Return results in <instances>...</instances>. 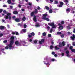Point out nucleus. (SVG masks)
I'll return each mask as SVG.
<instances>
[{
  "instance_id": "obj_59",
  "label": "nucleus",
  "mask_w": 75,
  "mask_h": 75,
  "mask_svg": "<svg viewBox=\"0 0 75 75\" xmlns=\"http://www.w3.org/2000/svg\"><path fill=\"white\" fill-rule=\"evenodd\" d=\"M2 21H3V23H4V22L5 21V20H2Z\"/></svg>"
},
{
  "instance_id": "obj_8",
  "label": "nucleus",
  "mask_w": 75,
  "mask_h": 75,
  "mask_svg": "<svg viewBox=\"0 0 75 75\" xmlns=\"http://www.w3.org/2000/svg\"><path fill=\"white\" fill-rule=\"evenodd\" d=\"M27 31V30L26 29H22L21 31V33L22 34H23V33H25Z\"/></svg>"
},
{
  "instance_id": "obj_51",
  "label": "nucleus",
  "mask_w": 75,
  "mask_h": 75,
  "mask_svg": "<svg viewBox=\"0 0 75 75\" xmlns=\"http://www.w3.org/2000/svg\"><path fill=\"white\" fill-rule=\"evenodd\" d=\"M16 35H18V32H16Z\"/></svg>"
},
{
  "instance_id": "obj_61",
  "label": "nucleus",
  "mask_w": 75,
  "mask_h": 75,
  "mask_svg": "<svg viewBox=\"0 0 75 75\" xmlns=\"http://www.w3.org/2000/svg\"><path fill=\"white\" fill-rule=\"evenodd\" d=\"M21 10L22 11H24V9H22Z\"/></svg>"
},
{
  "instance_id": "obj_12",
  "label": "nucleus",
  "mask_w": 75,
  "mask_h": 75,
  "mask_svg": "<svg viewBox=\"0 0 75 75\" xmlns=\"http://www.w3.org/2000/svg\"><path fill=\"white\" fill-rule=\"evenodd\" d=\"M15 21H16V22H20V19L19 18H16L15 19Z\"/></svg>"
},
{
  "instance_id": "obj_7",
  "label": "nucleus",
  "mask_w": 75,
  "mask_h": 75,
  "mask_svg": "<svg viewBox=\"0 0 75 75\" xmlns=\"http://www.w3.org/2000/svg\"><path fill=\"white\" fill-rule=\"evenodd\" d=\"M35 35V34L33 32H32L31 33V35H28V37H29V38H30V37H31V36H34Z\"/></svg>"
},
{
  "instance_id": "obj_30",
  "label": "nucleus",
  "mask_w": 75,
  "mask_h": 75,
  "mask_svg": "<svg viewBox=\"0 0 75 75\" xmlns=\"http://www.w3.org/2000/svg\"><path fill=\"white\" fill-rule=\"evenodd\" d=\"M34 13H33V12H32L31 13V16H33V15H34Z\"/></svg>"
},
{
  "instance_id": "obj_18",
  "label": "nucleus",
  "mask_w": 75,
  "mask_h": 75,
  "mask_svg": "<svg viewBox=\"0 0 75 75\" xmlns=\"http://www.w3.org/2000/svg\"><path fill=\"white\" fill-rule=\"evenodd\" d=\"M13 13L14 14H18V12L17 11H14L13 12Z\"/></svg>"
},
{
  "instance_id": "obj_34",
  "label": "nucleus",
  "mask_w": 75,
  "mask_h": 75,
  "mask_svg": "<svg viewBox=\"0 0 75 75\" xmlns=\"http://www.w3.org/2000/svg\"><path fill=\"white\" fill-rule=\"evenodd\" d=\"M62 46V44L61 43H59V47H61Z\"/></svg>"
},
{
  "instance_id": "obj_11",
  "label": "nucleus",
  "mask_w": 75,
  "mask_h": 75,
  "mask_svg": "<svg viewBox=\"0 0 75 75\" xmlns=\"http://www.w3.org/2000/svg\"><path fill=\"white\" fill-rule=\"evenodd\" d=\"M60 5L59 6V7H62V6L64 5V3L63 2H61L60 3Z\"/></svg>"
},
{
  "instance_id": "obj_15",
  "label": "nucleus",
  "mask_w": 75,
  "mask_h": 75,
  "mask_svg": "<svg viewBox=\"0 0 75 75\" xmlns=\"http://www.w3.org/2000/svg\"><path fill=\"white\" fill-rule=\"evenodd\" d=\"M33 20L35 22H36V21H37V19L36 18V16H34Z\"/></svg>"
},
{
  "instance_id": "obj_55",
  "label": "nucleus",
  "mask_w": 75,
  "mask_h": 75,
  "mask_svg": "<svg viewBox=\"0 0 75 75\" xmlns=\"http://www.w3.org/2000/svg\"><path fill=\"white\" fill-rule=\"evenodd\" d=\"M10 7L11 8H13V6H10Z\"/></svg>"
},
{
  "instance_id": "obj_58",
  "label": "nucleus",
  "mask_w": 75,
  "mask_h": 75,
  "mask_svg": "<svg viewBox=\"0 0 75 75\" xmlns=\"http://www.w3.org/2000/svg\"><path fill=\"white\" fill-rule=\"evenodd\" d=\"M3 7H7V6L6 5H4L3 6Z\"/></svg>"
},
{
  "instance_id": "obj_44",
  "label": "nucleus",
  "mask_w": 75,
  "mask_h": 75,
  "mask_svg": "<svg viewBox=\"0 0 75 75\" xmlns=\"http://www.w3.org/2000/svg\"><path fill=\"white\" fill-rule=\"evenodd\" d=\"M3 35V34H2V33L0 34V37H2Z\"/></svg>"
},
{
  "instance_id": "obj_46",
  "label": "nucleus",
  "mask_w": 75,
  "mask_h": 75,
  "mask_svg": "<svg viewBox=\"0 0 75 75\" xmlns=\"http://www.w3.org/2000/svg\"><path fill=\"white\" fill-rule=\"evenodd\" d=\"M38 10H40L41 9V8L39 6H38V8H37Z\"/></svg>"
},
{
  "instance_id": "obj_40",
  "label": "nucleus",
  "mask_w": 75,
  "mask_h": 75,
  "mask_svg": "<svg viewBox=\"0 0 75 75\" xmlns=\"http://www.w3.org/2000/svg\"><path fill=\"white\" fill-rule=\"evenodd\" d=\"M48 37H51V35L50 34H49V35H48Z\"/></svg>"
},
{
  "instance_id": "obj_33",
  "label": "nucleus",
  "mask_w": 75,
  "mask_h": 75,
  "mask_svg": "<svg viewBox=\"0 0 75 75\" xmlns=\"http://www.w3.org/2000/svg\"><path fill=\"white\" fill-rule=\"evenodd\" d=\"M57 34L61 35L62 34V33H61V32H58L57 33Z\"/></svg>"
},
{
  "instance_id": "obj_63",
  "label": "nucleus",
  "mask_w": 75,
  "mask_h": 75,
  "mask_svg": "<svg viewBox=\"0 0 75 75\" xmlns=\"http://www.w3.org/2000/svg\"><path fill=\"white\" fill-rule=\"evenodd\" d=\"M54 57H57V54H55L54 55Z\"/></svg>"
},
{
  "instance_id": "obj_13",
  "label": "nucleus",
  "mask_w": 75,
  "mask_h": 75,
  "mask_svg": "<svg viewBox=\"0 0 75 75\" xmlns=\"http://www.w3.org/2000/svg\"><path fill=\"white\" fill-rule=\"evenodd\" d=\"M44 42V39H42L41 41H39V44H41L42 43H43V42Z\"/></svg>"
},
{
  "instance_id": "obj_17",
  "label": "nucleus",
  "mask_w": 75,
  "mask_h": 75,
  "mask_svg": "<svg viewBox=\"0 0 75 75\" xmlns=\"http://www.w3.org/2000/svg\"><path fill=\"white\" fill-rule=\"evenodd\" d=\"M66 12L67 13H69V12H70V9H69V8H68L67 9Z\"/></svg>"
},
{
  "instance_id": "obj_43",
  "label": "nucleus",
  "mask_w": 75,
  "mask_h": 75,
  "mask_svg": "<svg viewBox=\"0 0 75 75\" xmlns=\"http://www.w3.org/2000/svg\"><path fill=\"white\" fill-rule=\"evenodd\" d=\"M3 11V9H0V13H1Z\"/></svg>"
},
{
  "instance_id": "obj_9",
  "label": "nucleus",
  "mask_w": 75,
  "mask_h": 75,
  "mask_svg": "<svg viewBox=\"0 0 75 75\" xmlns=\"http://www.w3.org/2000/svg\"><path fill=\"white\" fill-rule=\"evenodd\" d=\"M66 53L67 54V57H70L71 55H69L68 54H69V51H66Z\"/></svg>"
},
{
  "instance_id": "obj_28",
  "label": "nucleus",
  "mask_w": 75,
  "mask_h": 75,
  "mask_svg": "<svg viewBox=\"0 0 75 75\" xmlns=\"http://www.w3.org/2000/svg\"><path fill=\"white\" fill-rule=\"evenodd\" d=\"M62 44L63 46H64V45H65V42H62Z\"/></svg>"
},
{
  "instance_id": "obj_60",
  "label": "nucleus",
  "mask_w": 75,
  "mask_h": 75,
  "mask_svg": "<svg viewBox=\"0 0 75 75\" xmlns=\"http://www.w3.org/2000/svg\"><path fill=\"white\" fill-rule=\"evenodd\" d=\"M7 27H8V28H10V25H7Z\"/></svg>"
},
{
  "instance_id": "obj_1",
  "label": "nucleus",
  "mask_w": 75,
  "mask_h": 75,
  "mask_svg": "<svg viewBox=\"0 0 75 75\" xmlns=\"http://www.w3.org/2000/svg\"><path fill=\"white\" fill-rule=\"evenodd\" d=\"M14 36L11 37V41L10 44L8 45L10 50L13 49L14 48V47L12 46V45L13 44V43H14Z\"/></svg>"
},
{
  "instance_id": "obj_6",
  "label": "nucleus",
  "mask_w": 75,
  "mask_h": 75,
  "mask_svg": "<svg viewBox=\"0 0 75 75\" xmlns=\"http://www.w3.org/2000/svg\"><path fill=\"white\" fill-rule=\"evenodd\" d=\"M58 25L60 26L59 27V30H62L63 29V26H62V24L60 23H59Z\"/></svg>"
},
{
  "instance_id": "obj_5",
  "label": "nucleus",
  "mask_w": 75,
  "mask_h": 75,
  "mask_svg": "<svg viewBox=\"0 0 75 75\" xmlns=\"http://www.w3.org/2000/svg\"><path fill=\"white\" fill-rule=\"evenodd\" d=\"M15 44H16V45H22V43L20 42L19 43V42H18V41H16L15 42Z\"/></svg>"
},
{
  "instance_id": "obj_32",
  "label": "nucleus",
  "mask_w": 75,
  "mask_h": 75,
  "mask_svg": "<svg viewBox=\"0 0 75 75\" xmlns=\"http://www.w3.org/2000/svg\"><path fill=\"white\" fill-rule=\"evenodd\" d=\"M69 48L70 49V50H71V51L72 50V48H73V47L71 46Z\"/></svg>"
},
{
  "instance_id": "obj_4",
  "label": "nucleus",
  "mask_w": 75,
  "mask_h": 75,
  "mask_svg": "<svg viewBox=\"0 0 75 75\" xmlns=\"http://www.w3.org/2000/svg\"><path fill=\"white\" fill-rule=\"evenodd\" d=\"M48 16V15L47 14H44L43 15V17L42 18V19L44 20H46L47 21H50V20L49 18H45V17H47V16Z\"/></svg>"
},
{
  "instance_id": "obj_29",
  "label": "nucleus",
  "mask_w": 75,
  "mask_h": 75,
  "mask_svg": "<svg viewBox=\"0 0 75 75\" xmlns=\"http://www.w3.org/2000/svg\"><path fill=\"white\" fill-rule=\"evenodd\" d=\"M46 28L47 29V30H49L50 29V27L49 26H47V27H46Z\"/></svg>"
},
{
  "instance_id": "obj_25",
  "label": "nucleus",
  "mask_w": 75,
  "mask_h": 75,
  "mask_svg": "<svg viewBox=\"0 0 75 75\" xmlns=\"http://www.w3.org/2000/svg\"><path fill=\"white\" fill-rule=\"evenodd\" d=\"M25 17H23L22 18V20H23V21H25Z\"/></svg>"
},
{
  "instance_id": "obj_57",
  "label": "nucleus",
  "mask_w": 75,
  "mask_h": 75,
  "mask_svg": "<svg viewBox=\"0 0 75 75\" xmlns=\"http://www.w3.org/2000/svg\"><path fill=\"white\" fill-rule=\"evenodd\" d=\"M52 61H55V59H52Z\"/></svg>"
},
{
  "instance_id": "obj_53",
  "label": "nucleus",
  "mask_w": 75,
  "mask_h": 75,
  "mask_svg": "<svg viewBox=\"0 0 75 75\" xmlns=\"http://www.w3.org/2000/svg\"><path fill=\"white\" fill-rule=\"evenodd\" d=\"M12 34L14 35L15 34V32H12Z\"/></svg>"
},
{
  "instance_id": "obj_47",
  "label": "nucleus",
  "mask_w": 75,
  "mask_h": 75,
  "mask_svg": "<svg viewBox=\"0 0 75 75\" xmlns=\"http://www.w3.org/2000/svg\"><path fill=\"white\" fill-rule=\"evenodd\" d=\"M34 43H35V44H36V43H37V40H35L34 41Z\"/></svg>"
},
{
  "instance_id": "obj_3",
  "label": "nucleus",
  "mask_w": 75,
  "mask_h": 75,
  "mask_svg": "<svg viewBox=\"0 0 75 75\" xmlns=\"http://www.w3.org/2000/svg\"><path fill=\"white\" fill-rule=\"evenodd\" d=\"M49 25H50L52 27V28L50 29V33H52V28H57V25L54 24V23H48Z\"/></svg>"
},
{
  "instance_id": "obj_2",
  "label": "nucleus",
  "mask_w": 75,
  "mask_h": 75,
  "mask_svg": "<svg viewBox=\"0 0 75 75\" xmlns=\"http://www.w3.org/2000/svg\"><path fill=\"white\" fill-rule=\"evenodd\" d=\"M3 12L4 14H6V15L4 16V18H6V19H9V20H11V17L10 16L11 15V13H8L7 12H6V11L4 10L3 11Z\"/></svg>"
},
{
  "instance_id": "obj_27",
  "label": "nucleus",
  "mask_w": 75,
  "mask_h": 75,
  "mask_svg": "<svg viewBox=\"0 0 75 75\" xmlns=\"http://www.w3.org/2000/svg\"><path fill=\"white\" fill-rule=\"evenodd\" d=\"M64 1L65 3H68V0H64Z\"/></svg>"
},
{
  "instance_id": "obj_31",
  "label": "nucleus",
  "mask_w": 75,
  "mask_h": 75,
  "mask_svg": "<svg viewBox=\"0 0 75 75\" xmlns=\"http://www.w3.org/2000/svg\"><path fill=\"white\" fill-rule=\"evenodd\" d=\"M28 5L29 6H31L32 5V3L29 2L28 4Z\"/></svg>"
},
{
  "instance_id": "obj_52",
  "label": "nucleus",
  "mask_w": 75,
  "mask_h": 75,
  "mask_svg": "<svg viewBox=\"0 0 75 75\" xmlns=\"http://www.w3.org/2000/svg\"><path fill=\"white\" fill-rule=\"evenodd\" d=\"M50 1H51V2H52H52H53L54 1V0H50Z\"/></svg>"
},
{
  "instance_id": "obj_56",
  "label": "nucleus",
  "mask_w": 75,
  "mask_h": 75,
  "mask_svg": "<svg viewBox=\"0 0 75 75\" xmlns=\"http://www.w3.org/2000/svg\"><path fill=\"white\" fill-rule=\"evenodd\" d=\"M18 6L20 7V8H21V6L20 5H18Z\"/></svg>"
},
{
  "instance_id": "obj_45",
  "label": "nucleus",
  "mask_w": 75,
  "mask_h": 75,
  "mask_svg": "<svg viewBox=\"0 0 75 75\" xmlns=\"http://www.w3.org/2000/svg\"><path fill=\"white\" fill-rule=\"evenodd\" d=\"M5 49H6V50H8V47L7 46L6 47Z\"/></svg>"
},
{
  "instance_id": "obj_37",
  "label": "nucleus",
  "mask_w": 75,
  "mask_h": 75,
  "mask_svg": "<svg viewBox=\"0 0 75 75\" xmlns=\"http://www.w3.org/2000/svg\"><path fill=\"white\" fill-rule=\"evenodd\" d=\"M58 1H55L54 2V4H58Z\"/></svg>"
},
{
  "instance_id": "obj_42",
  "label": "nucleus",
  "mask_w": 75,
  "mask_h": 75,
  "mask_svg": "<svg viewBox=\"0 0 75 75\" xmlns=\"http://www.w3.org/2000/svg\"><path fill=\"white\" fill-rule=\"evenodd\" d=\"M61 23L62 24H64V21H62Z\"/></svg>"
},
{
  "instance_id": "obj_16",
  "label": "nucleus",
  "mask_w": 75,
  "mask_h": 75,
  "mask_svg": "<svg viewBox=\"0 0 75 75\" xmlns=\"http://www.w3.org/2000/svg\"><path fill=\"white\" fill-rule=\"evenodd\" d=\"M36 27H40V25L39 24V23H37V24L35 25Z\"/></svg>"
},
{
  "instance_id": "obj_35",
  "label": "nucleus",
  "mask_w": 75,
  "mask_h": 75,
  "mask_svg": "<svg viewBox=\"0 0 75 75\" xmlns=\"http://www.w3.org/2000/svg\"><path fill=\"white\" fill-rule=\"evenodd\" d=\"M71 51L73 52H75V49H72L71 50Z\"/></svg>"
},
{
  "instance_id": "obj_64",
  "label": "nucleus",
  "mask_w": 75,
  "mask_h": 75,
  "mask_svg": "<svg viewBox=\"0 0 75 75\" xmlns=\"http://www.w3.org/2000/svg\"><path fill=\"white\" fill-rule=\"evenodd\" d=\"M71 34V33L70 32H68V34Z\"/></svg>"
},
{
  "instance_id": "obj_54",
  "label": "nucleus",
  "mask_w": 75,
  "mask_h": 75,
  "mask_svg": "<svg viewBox=\"0 0 75 75\" xmlns=\"http://www.w3.org/2000/svg\"><path fill=\"white\" fill-rule=\"evenodd\" d=\"M16 18V16H14L12 17V18Z\"/></svg>"
},
{
  "instance_id": "obj_39",
  "label": "nucleus",
  "mask_w": 75,
  "mask_h": 75,
  "mask_svg": "<svg viewBox=\"0 0 75 75\" xmlns=\"http://www.w3.org/2000/svg\"><path fill=\"white\" fill-rule=\"evenodd\" d=\"M7 42V40H5V41H4V43H6Z\"/></svg>"
},
{
  "instance_id": "obj_38",
  "label": "nucleus",
  "mask_w": 75,
  "mask_h": 75,
  "mask_svg": "<svg viewBox=\"0 0 75 75\" xmlns=\"http://www.w3.org/2000/svg\"><path fill=\"white\" fill-rule=\"evenodd\" d=\"M24 27L25 28H26L27 27V25H26L25 24H24Z\"/></svg>"
},
{
  "instance_id": "obj_48",
  "label": "nucleus",
  "mask_w": 75,
  "mask_h": 75,
  "mask_svg": "<svg viewBox=\"0 0 75 75\" xmlns=\"http://www.w3.org/2000/svg\"><path fill=\"white\" fill-rule=\"evenodd\" d=\"M73 45L74 46H75V42H73Z\"/></svg>"
},
{
  "instance_id": "obj_10",
  "label": "nucleus",
  "mask_w": 75,
  "mask_h": 75,
  "mask_svg": "<svg viewBox=\"0 0 75 75\" xmlns=\"http://www.w3.org/2000/svg\"><path fill=\"white\" fill-rule=\"evenodd\" d=\"M71 39L72 40H74V39L75 38V36L74 34L73 35V37H71Z\"/></svg>"
},
{
  "instance_id": "obj_41",
  "label": "nucleus",
  "mask_w": 75,
  "mask_h": 75,
  "mask_svg": "<svg viewBox=\"0 0 75 75\" xmlns=\"http://www.w3.org/2000/svg\"><path fill=\"white\" fill-rule=\"evenodd\" d=\"M61 37L62 38H63V37H64V35H61Z\"/></svg>"
},
{
  "instance_id": "obj_22",
  "label": "nucleus",
  "mask_w": 75,
  "mask_h": 75,
  "mask_svg": "<svg viewBox=\"0 0 75 75\" xmlns=\"http://www.w3.org/2000/svg\"><path fill=\"white\" fill-rule=\"evenodd\" d=\"M67 29H68L69 30L71 28L70 27V26L69 25L67 27Z\"/></svg>"
},
{
  "instance_id": "obj_36",
  "label": "nucleus",
  "mask_w": 75,
  "mask_h": 75,
  "mask_svg": "<svg viewBox=\"0 0 75 75\" xmlns=\"http://www.w3.org/2000/svg\"><path fill=\"white\" fill-rule=\"evenodd\" d=\"M53 48V46H52V45L50 46V50H52V49Z\"/></svg>"
},
{
  "instance_id": "obj_62",
  "label": "nucleus",
  "mask_w": 75,
  "mask_h": 75,
  "mask_svg": "<svg viewBox=\"0 0 75 75\" xmlns=\"http://www.w3.org/2000/svg\"><path fill=\"white\" fill-rule=\"evenodd\" d=\"M73 33H75V29H74V30L73 31Z\"/></svg>"
},
{
  "instance_id": "obj_24",
  "label": "nucleus",
  "mask_w": 75,
  "mask_h": 75,
  "mask_svg": "<svg viewBox=\"0 0 75 75\" xmlns=\"http://www.w3.org/2000/svg\"><path fill=\"white\" fill-rule=\"evenodd\" d=\"M55 49L56 50H59V48L57 47V46H55Z\"/></svg>"
},
{
  "instance_id": "obj_14",
  "label": "nucleus",
  "mask_w": 75,
  "mask_h": 75,
  "mask_svg": "<svg viewBox=\"0 0 75 75\" xmlns=\"http://www.w3.org/2000/svg\"><path fill=\"white\" fill-rule=\"evenodd\" d=\"M33 13H35V14H37V13H38V11H37V9H36L35 10V11H34L33 12Z\"/></svg>"
},
{
  "instance_id": "obj_21",
  "label": "nucleus",
  "mask_w": 75,
  "mask_h": 75,
  "mask_svg": "<svg viewBox=\"0 0 75 75\" xmlns=\"http://www.w3.org/2000/svg\"><path fill=\"white\" fill-rule=\"evenodd\" d=\"M49 13H52V10L51 9L49 10Z\"/></svg>"
},
{
  "instance_id": "obj_26",
  "label": "nucleus",
  "mask_w": 75,
  "mask_h": 75,
  "mask_svg": "<svg viewBox=\"0 0 75 75\" xmlns=\"http://www.w3.org/2000/svg\"><path fill=\"white\" fill-rule=\"evenodd\" d=\"M42 35L43 36H45L46 35V33L44 32L42 33Z\"/></svg>"
},
{
  "instance_id": "obj_49",
  "label": "nucleus",
  "mask_w": 75,
  "mask_h": 75,
  "mask_svg": "<svg viewBox=\"0 0 75 75\" xmlns=\"http://www.w3.org/2000/svg\"><path fill=\"white\" fill-rule=\"evenodd\" d=\"M52 54L53 55H54V54H55V52H52Z\"/></svg>"
},
{
  "instance_id": "obj_23",
  "label": "nucleus",
  "mask_w": 75,
  "mask_h": 75,
  "mask_svg": "<svg viewBox=\"0 0 75 75\" xmlns=\"http://www.w3.org/2000/svg\"><path fill=\"white\" fill-rule=\"evenodd\" d=\"M45 7L46 9H47V10H49L50 9V8L47 6H45Z\"/></svg>"
},
{
  "instance_id": "obj_19",
  "label": "nucleus",
  "mask_w": 75,
  "mask_h": 75,
  "mask_svg": "<svg viewBox=\"0 0 75 75\" xmlns=\"http://www.w3.org/2000/svg\"><path fill=\"white\" fill-rule=\"evenodd\" d=\"M4 27L3 26H0V29H1V30H3V29H4Z\"/></svg>"
},
{
  "instance_id": "obj_50",
  "label": "nucleus",
  "mask_w": 75,
  "mask_h": 75,
  "mask_svg": "<svg viewBox=\"0 0 75 75\" xmlns=\"http://www.w3.org/2000/svg\"><path fill=\"white\" fill-rule=\"evenodd\" d=\"M18 25H20V26H21V24L20 23H18Z\"/></svg>"
},
{
  "instance_id": "obj_20",
  "label": "nucleus",
  "mask_w": 75,
  "mask_h": 75,
  "mask_svg": "<svg viewBox=\"0 0 75 75\" xmlns=\"http://www.w3.org/2000/svg\"><path fill=\"white\" fill-rule=\"evenodd\" d=\"M7 2L8 4H11V0H8Z\"/></svg>"
}]
</instances>
